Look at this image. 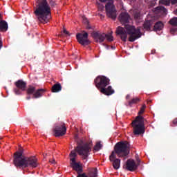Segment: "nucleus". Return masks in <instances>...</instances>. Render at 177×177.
I'll return each instance as SVG.
<instances>
[{
    "mask_svg": "<svg viewBox=\"0 0 177 177\" xmlns=\"http://www.w3.org/2000/svg\"><path fill=\"white\" fill-rule=\"evenodd\" d=\"M88 177H97V169H92V170L88 174Z\"/></svg>",
    "mask_w": 177,
    "mask_h": 177,
    "instance_id": "obj_25",
    "label": "nucleus"
},
{
    "mask_svg": "<svg viewBox=\"0 0 177 177\" xmlns=\"http://www.w3.org/2000/svg\"><path fill=\"white\" fill-rule=\"evenodd\" d=\"M92 142L90 141L84 145H78L76 148L75 153H78L79 156L83 160H86L88 158V156H89V153L92 151Z\"/></svg>",
    "mask_w": 177,
    "mask_h": 177,
    "instance_id": "obj_6",
    "label": "nucleus"
},
{
    "mask_svg": "<svg viewBox=\"0 0 177 177\" xmlns=\"http://www.w3.org/2000/svg\"><path fill=\"white\" fill-rule=\"evenodd\" d=\"M153 24H154V22L153 21V20L149 19V20H147L143 25V27L145 28V30H147V31H149L150 30V27H151V26H153Z\"/></svg>",
    "mask_w": 177,
    "mask_h": 177,
    "instance_id": "obj_19",
    "label": "nucleus"
},
{
    "mask_svg": "<svg viewBox=\"0 0 177 177\" xmlns=\"http://www.w3.org/2000/svg\"><path fill=\"white\" fill-rule=\"evenodd\" d=\"M94 82L96 88L100 91L102 88H106L107 85H110V80L105 76H97Z\"/></svg>",
    "mask_w": 177,
    "mask_h": 177,
    "instance_id": "obj_9",
    "label": "nucleus"
},
{
    "mask_svg": "<svg viewBox=\"0 0 177 177\" xmlns=\"http://www.w3.org/2000/svg\"><path fill=\"white\" fill-rule=\"evenodd\" d=\"M171 32H174V30H171Z\"/></svg>",
    "mask_w": 177,
    "mask_h": 177,
    "instance_id": "obj_40",
    "label": "nucleus"
},
{
    "mask_svg": "<svg viewBox=\"0 0 177 177\" xmlns=\"http://www.w3.org/2000/svg\"><path fill=\"white\" fill-rule=\"evenodd\" d=\"M2 48V41L0 40V49Z\"/></svg>",
    "mask_w": 177,
    "mask_h": 177,
    "instance_id": "obj_37",
    "label": "nucleus"
},
{
    "mask_svg": "<svg viewBox=\"0 0 177 177\" xmlns=\"http://www.w3.org/2000/svg\"><path fill=\"white\" fill-rule=\"evenodd\" d=\"M138 167H139V163H136L135 160L132 159L128 160L126 163V169H127V171H130L131 172L136 171L138 169Z\"/></svg>",
    "mask_w": 177,
    "mask_h": 177,
    "instance_id": "obj_14",
    "label": "nucleus"
},
{
    "mask_svg": "<svg viewBox=\"0 0 177 177\" xmlns=\"http://www.w3.org/2000/svg\"><path fill=\"white\" fill-rule=\"evenodd\" d=\"M92 37L95 42H103L104 39H106V38L107 41H113V35H111V33L106 35V33L94 32L92 34Z\"/></svg>",
    "mask_w": 177,
    "mask_h": 177,
    "instance_id": "obj_8",
    "label": "nucleus"
},
{
    "mask_svg": "<svg viewBox=\"0 0 177 177\" xmlns=\"http://www.w3.org/2000/svg\"><path fill=\"white\" fill-rule=\"evenodd\" d=\"M130 13H133L135 20H140L142 18V15L136 10L133 11V10H130Z\"/></svg>",
    "mask_w": 177,
    "mask_h": 177,
    "instance_id": "obj_22",
    "label": "nucleus"
},
{
    "mask_svg": "<svg viewBox=\"0 0 177 177\" xmlns=\"http://www.w3.org/2000/svg\"><path fill=\"white\" fill-rule=\"evenodd\" d=\"M129 97H131V96L129 95H127L126 99H129Z\"/></svg>",
    "mask_w": 177,
    "mask_h": 177,
    "instance_id": "obj_38",
    "label": "nucleus"
},
{
    "mask_svg": "<svg viewBox=\"0 0 177 177\" xmlns=\"http://www.w3.org/2000/svg\"><path fill=\"white\" fill-rule=\"evenodd\" d=\"M131 127L133 128V133L135 135H142L146 131L145 127V118L138 115L131 122Z\"/></svg>",
    "mask_w": 177,
    "mask_h": 177,
    "instance_id": "obj_5",
    "label": "nucleus"
},
{
    "mask_svg": "<svg viewBox=\"0 0 177 177\" xmlns=\"http://www.w3.org/2000/svg\"><path fill=\"white\" fill-rule=\"evenodd\" d=\"M77 177H88L86 174H79Z\"/></svg>",
    "mask_w": 177,
    "mask_h": 177,
    "instance_id": "obj_33",
    "label": "nucleus"
},
{
    "mask_svg": "<svg viewBox=\"0 0 177 177\" xmlns=\"http://www.w3.org/2000/svg\"><path fill=\"white\" fill-rule=\"evenodd\" d=\"M15 85L17 88H19V89H21V91H26V86H27V84L23 80H18L15 83Z\"/></svg>",
    "mask_w": 177,
    "mask_h": 177,
    "instance_id": "obj_17",
    "label": "nucleus"
},
{
    "mask_svg": "<svg viewBox=\"0 0 177 177\" xmlns=\"http://www.w3.org/2000/svg\"><path fill=\"white\" fill-rule=\"evenodd\" d=\"M115 154H117L118 157H125V156H128V154H129V143H128V142H118L115 146V151H113L109 156L110 161H113V168L118 169L121 160L120 159H115Z\"/></svg>",
    "mask_w": 177,
    "mask_h": 177,
    "instance_id": "obj_3",
    "label": "nucleus"
},
{
    "mask_svg": "<svg viewBox=\"0 0 177 177\" xmlns=\"http://www.w3.org/2000/svg\"><path fill=\"white\" fill-rule=\"evenodd\" d=\"M173 126L177 125V118L172 121Z\"/></svg>",
    "mask_w": 177,
    "mask_h": 177,
    "instance_id": "obj_30",
    "label": "nucleus"
},
{
    "mask_svg": "<svg viewBox=\"0 0 177 177\" xmlns=\"http://www.w3.org/2000/svg\"><path fill=\"white\" fill-rule=\"evenodd\" d=\"M83 23H85L86 24H88V19L85 17H83Z\"/></svg>",
    "mask_w": 177,
    "mask_h": 177,
    "instance_id": "obj_34",
    "label": "nucleus"
},
{
    "mask_svg": "<svg viewBox=\"0 0 177 177\" xmlns=\"http://www.w3.org/2000/svg\"><path fill=\"white\" fill-rule=\"evenodd\" d=\"M0 30L1 31H6V30H8V24L6 23V21H0Z\"/></svg>",
    "mask_w": 177,
    "mask_h": 177,
    "instance_id": "obj_23",
    "label": "nucleus"
},
{
    "mask_svg": "<svg viewBox=\"0 0 177 177\" xmlns=\"http://www.w3.org/2000/svg\"><path fill=\"white\" fill-rule=\"evenodd\" d=\"M15 93H16V95H19V93L16 90H15Z\"/></svg>",
    "mask_w": 177,
    "mask_h": 177,
    "instance_id": "obj_39",
    "label": "nucleus"
},
{
    "mask_svg": "<svg viewBox=\"0 0 177 177\" xmlns=\"http://www.w3.org/2000/svg\"><path fill=\"white\" fill-rule=\"evenodd\" d=\"M154 28L155 30H162V28H164V24H162V22H157L155 26H154Z\"/></svg>",
    "mask_w": 177,
    "mask_h": 177,
    "instance_id": "obj_24",
    "label": "nucleus"
},
{
    "mask_svg": "<svg viewBox=\"0 0 177 177\" xmlns=\"http://www.w3.org/2000/svg\"><path fill=\"white\" fill-rule=\"evenodd\" d=\"M171 2L172 5H175L177 3V0H160V3L161 5H166V6H168Z\"/></svg>",
    "mask_w": 177,
    "mask_h": 177,
    "instance_id": "obj_20",
    "label": "nucleus"
},
{
    "mask_svg": "<svg viewBox=\"0 0 177 177\" xmlns=\"http://www.w3.org/2000/svg\"><path fill=\"white\" fill-rule=\"evenodd\" d=\"M97 5H98V9L100 10H103V6H100L99 3H97Z\"/></svg>",
    "mask_w": 177,
    "mask_h": 177,
    "instance_id": "obj_32",
    "label": "nucleus"
},
{
    "mask_svg": "<svg viewBox=\"0 0 177 177\" xmlns=\"http://www.w3.org/2000/svg\"><path fill=\"white\" fill-rule=\"evenodd\" d=\"M50 162H51V164H56V160H55V159H53V160H50Z\"/></svg>",
    "mask_w": 177,
    "mask_h": 177,
    "instance_id": "obj_35",
    "label": "nucleus"
},
{
    "mask_svg": "<svg viewBox=\"0 0 177 177\" xmlns=\"http://www.w3.org/2000/svg\"><path fill=\"white\" fill-rule=\"evenodd\" d=\"M169 24H170L171 26H177V17L172 18V19L169 21Z\"/></svg>",
    "mask_w": 177,
    "mask_h": 177,
    "instance_id": "obj_28",
    "label": "nucleus"
},
{
    "mask_svg": "<svg viewBox=\"0 0 177 177\" xmlns=\"http://www.w3.org/2000/svg\"><path fill=\"white\" fill-rule=\"evenodd\" d=\"M0 19H1V15H0Z\"/></svg>",
    "mask_w": 177,
    "mask_h": 177,
    "instance_id": "obj_43",
    "label": "nucleus"
},
{
    "mask_svg": "<svg viewBox=\"0 0 177 177\" xmlns=\"http://www.w3.org/2000/svg\"><path fill=\"white\" fill-rule=\"evenodd\" d=\"M145 110H146V104H143L140 108V111L138 112L139 115H140V114H143V113H145Z\"/></svg>",
    "mask_w": 177,
    "mask_h": 177,
    "instance_id": "obj_29",
    "label": "nucleus"
},
{
    "mask_svg": "<svg viewBox=\"0 0 177 177\" xmlns=\"http://www.w3.org/2000/svg\"><path fill=\"white\" fill-rule=\"evenodd\" d=\"M71 157V167L77 171V172H82V164L81 162H75V157H77V153L75 151H72L70 154Z\"/></svg>",
    "mask_w": 177,
    "mask_h": 177,
    "instance_id": "obj_10",
    "label": "nucleus"
},
{
    "mask_svg": "<svg viewBox=\"0 0 177 177\" xmlns=\"http://www.w3.org/2000/svg\"><path fill=\"white\" fill-rule=\"evenodd\" d=\"M100 92L101 93H103V95H106V96H110L114 93V89L111 86H108L107 88L106 87H102L100 89Z\"/></svg>",
    "mask_w": 177,
    "mask_h": 177,
    "instance_id": "obj_15",
    "label": "nucleus"
},
{
    "mask_svg": "<svg viewBox=\"0 0 177 177\" xmlns=\"http://www.w3.org/2000/svg\"><path fill=\"white\" fill-rule=\"evenodd\" d=\"M107 1H109V0H100V1L102 2V3L107 2Z\"/></svg>",
    "mask_w": 177,
    "mask_h": 177,
    "instance_id": "obj_36",
    "label": "nucleus"
},
{
    "mask_svg": "<svg viewBox=\"0 0 177 177\" xmlns=\"http://www.w3.org/2000/svg\"><path fill=\"white\" fill-rule=\"evenodd\" d=\"M155 12L157 15H167V9L162 6H159L156 8Z\"/></svg>",
    "mask_w": 177,
    "mask_h": 177,
    "instance_id": "obj_18",
    "label": "nucleus"
},
{
    "mask_svg": "<svg viewBox=\"0 0 177 177\" xmlns=\"http://www.w3.org/2000/svg\"><path fill=\"white\" fill-rule=\"evenodd\" d=\"M14 165L17 168H37L38 160L34 156L26 157L23 152L17 151L14 154Z\"/></svg>",
    "mask_w": 177,
    "mask_h": 177,
    "instance_id": "obj_4",
    "label": "nucleus"
},
{
    "mask_svg": "<svg viewBox=\"0 0 177 177\" xmlns=\"http://www.w3.org/2000/svg\"><path fill=\"white\" fill-rule=\"evenodd\" d=\"M63 32H64V34H66V35H70V34L68 33V31H67V30H66V28H64Z\"/></svg>",
    "mask_w": 177,
    "mask_h": 177,
    "instance_id": "obj_31",
    "label": "nucleus"
},
{
    "mask_svg": "<svg viewBox=\"0 0 177 177\" xmlns=\"http://www.w3.org/2000/svg\"><path fill=\"white\" fill-rule=\"evenodd\" d=\"M129 19H131V17H129V15L126 12H122L119 16V20L122 24L128 23V21H129Z\"/></svg>",
    "mask_w": 177,
    "mask_h": 177,
    "instance_id": "obj_16",
    "label": "nucleus"
},
{
    "mask_svg": "<svg viewBox=\"0 0 177 177\" xmlns=\"http://www.w3.org/2000/svg\"><path fill=\"white\" fill-rule=\"evenodd\" d=\"M44 92H45V90L44 89H38L35 91V86H28V88L26 89L27 95H32L35 99L41 97Z\"/></svg>",
    "mask_w": 177,
    "mask_h": 177,
    "instance_id": "obj_11",
    "label": "nucleus"
},
{
    "mask_svg": "<svg viewBox=\"0 0 177 177\" xmlns=\"http://www.w3.org/2000/svg\"><path fill=\"white\" fill-rule=\"evenodd\" d=\"M105 6L106 16L111 19H115L117 17V10L114 6V1L113 0H108Z\"/></svg>",
    "mask_w": 177,
    "mask_h": 177,
    "instance_id": "obj_7",
    "label": "nucleus"
},
{
    "mask_svg": "<svg viewBox=\"0 0 177 177\" xmlns=\"http://www.w3.org/2000/svg\"><path fill=\"white\" fill-rule=\"evenodd\" d=\"M102 149V144L100 142H97L94 147L93 151H99Z\"/></svg>",
    "mask_w": 177,
    "mask_h": 177,
    "instance_id": "obj_27",
    "label": "nucleus"
},
{
    "mask_svg": "<svg viewBox=\"0 0 177 177\" xmlns=\"http://www.w3.org/2000/svg\"><path fill=\"white\" fill-rule=\"evenodd\" d=\"M2 140V137H0V140Z\"/></svg>",
    "mask_w": 177,
    "mask_h": 177,
    "instance_id": "obj_41",
    "label": "nucleus"
},
{
    "mask_svg": "<svg viewBox=\"0 0 177 177\" xmlns=\"http://www.w3.org/2000/svg\"><path fill=\"white\" fill-rule=\"evenodd\" d=\"M34 13L39 21L43 24L48 23L52 17V10L46 0L37 1Z\"/></svg>",
    "mask_w": 177,
    "mask_h": 177,
    "instance_id": "obj_1",
    "label": "nucleus"
},
{
    "mask_svg": "<svg viewBox=\"0 0 177 177\" xmlns=\"http://www.w3.org/2000/svg\"><path fill=\"white\" fill-rule=\"evenodd\" d=\"M62 91V85L60 84H55L52 87V92L56 93V92H60Z\"/></svg>",
    "mask_w": 177,
    "mask_h": 177,
    "instance_id": "obj_21",
    "label": "nucleus"
},
{
    "mask_svg": "<svg viewBox=\"0 0 177 177\" xmlns=\"http://www.w3.org/2000/svg\"><path fill=\"white\" fill-rule=\"evenodd\" d=\"M76 38L80 45H89L91 43L88 39V32L85 31L82 32V33H77Z\"/></svg>",
    "mask_w": 177,
    "mask_h": 177,
    "instance_id": "obj_12",
    "label": "nucleus"
},
{
    "mask_svg": "<svg viewBox=\"0 0 177 177\" xmlns=\"http://www.w3.org/2000/svg\"><path fill=\"white\" fill-rule=\"evenodd\" d=\"M139 102H140V99H139V97H135V98H133L131 101L129 102V104L130 106H132V104L139 103Z\"/></svg>",
    "mask_w": 177,
    "mask_h": 177,
    "instance_id": "obj_26",
    "label": "nucleus"
},
{
    "mask_svg": "<svg viewBox=\"0 0 177 177\" xmlns=\"http://www.w3.org/2000/svg\"><path fill=\"white\" fill-rule=\"evenodd\" d=\"M66 132H67V129L66 128V124L64 122L58 124L54 129L55 136H63L66 135Z\"/></svg>",
    "mask_w": 177,
    "mask_h": 177,
    "instance_id": "obj_13",
    "label": "nucleus"
},
{
    "mask_svg": "<svg viewBox=\"0 0 177 177\" xmlns=\"http://www.w3.org/2000/svg\"><path fill=\"white\" fill-rule=\"evenodd\" d=\"M27 99L29 100V99H30V97H27Z\"/></svg>",
    "mask_w": 177,
    "mask_h": 177,
    "instance_id": "obj_42",
    "label": "nucleus"
},
{
    "mask_svg": "<svg viewBox=\"0 0 177 177\" xmlns=\"http://www.w3.org/2000/svg\"><path fill=\"white\" fill-rule=\"evenodd\" d=\"M124 28L122 27H118L116 30V34L120 35L121 39L125 42L129 35V41L130 42H134L138 38L142 37V32H140V28H135L131 25H125Z\"/></svg>",
    "mask_w": 177,
    "mask_h": 177,
    "instance_id": "obj_2",
    "label": "nucleus"
}]
</instances>
